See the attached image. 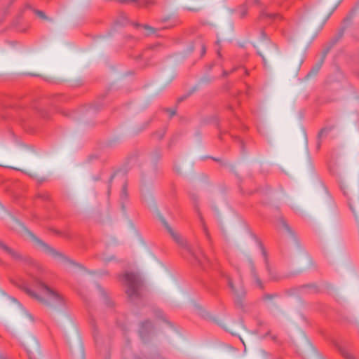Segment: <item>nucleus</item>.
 <instances>
[{
  "mask_svg": "<svg viewBox=\"0 0 359 359\" xmlns=\"http://www.w3.org/2000/svg\"><path fill=\"white\" fill-rule=\"evenodd\" d=\"M260 248L262 251V258L257 269L252 260H249L248 265L251 278L255 286L260 290H264V284L262 278H266L269 280H276L279 278V276L271 267L267 253L264 248L262 245H261Z\"/></svg>",
  "mask_w": 359,
  "mask_h": 359,
  "instance_id": "f257e3e1",
  "label": "nucleus"
},
{
  "mask_svg": "<svg viewBox=\"0 0 359 359\" xmlns=\"http://www.w3.org/2000/svg\"><path fill=\"white\" fill-rule=\"evenodd\" d=\"M34 287L37 292L26 287L25 292L30 297L36 299L41 304L48 307H59L65 304L64 299L58 293L50 289L39 279L34 281Z\"/></svg>",
  "mask_w": 359,
  "mask_h": 359,
  "instance_id": "f03ea898",
  "label": "nucleus"
},
{
  "mask_svg": "<svg viewBox=\"0 0 359 359\" xmlns=\"http://www.w3.org/2000/svg\"><path fill=\"white\" fill-rule=\"evenodd\" d=\"M121 280L126 286V292L131 302L138 300L142 297L143 283L137 273L126 272L121 276Z\"/></svg>",
  "mask_w": 359,
  "mask_h": 359,
  "instance_id": "7ed1b4c3",
  "label": "nucleus"
},
{
  "mask_svg": "<svg viewBox=\"0 0 359 359\" xmlns=\"http://www.w3.org/2000/svg\"><path fill=\"white\" fill-rule=\"evenodd\" d=\"M229 287L233 293L237 304L242 306V299L245 296V290L240 277L227 278Z\"/></svg>",
  "mask_w": 359,
  "mask_h": 359,
  "instance_id": "20e7f679",
  "label": "nucleus"
},
{
  "mask_svg": "<svg viewBox=\"0 0 359 359\" xmlns=\"http://www.w3.org/2000/svg\"><path fill=\"white\" fill-rule=\"evenodd\" d=\"M162 223L168 232L170 233V235L172 236L173 240L181 247L187 249L188 252L198 262L199 264H201V261L199 259V258L196 255V254L194 252L192 248L187 243V242L180 236L179 233L175 232L168 224V222L164 219H161Z\"/></svg>",
  "mask_w": 359,
  "mask_h": 359,
  "instance_id": "39448f33",
  "label": "nucleus"
},
{
  "mask_svg": "<svg viewBox=\"0 0 359 359\" xmlns=\"http://www.w3.org/2000/svg\"><path fill=\"white\" fill-rule=\"evenodd\" d=\"M0 248L2 249L4 252L8 254L13 259L17 261H22L25 263H30L31 260L28 257H24L21 254L18 252L15 251L14 250L10 248L8 246L3 243L0 241Z\"/></svg>",
  "mask_w": 359,
  "mask_h": 359,
  "instance_id": "423d86ee",
  "label": "nucleus"
},
{
  "mask_svg": "<svg viewBox=\"0 0 359 359\" xmlns=\"http://www.w3.org/2000/svg\"><path fill=\"white\" fill-rule=\"evenodd\" d=\"M32 237L41 247L42 250L46 253L52 255L53 257H55L62 255L59 252H57V250H55V249H53V248H51L50 246H49L48 245H47L46 243H45L44 242H43L41 240L39 239L34 235H32Z\"/></svg>",
  "mask_w": 359,
  "mask_h": 359,
  "instance_id": "0eeeda50",
  "label": "nucleus"
},
{
  "mask_svg": "<svg viewBox=\"0 0 359 359\" xmlns=\"http://www.w3.org/2000/svg\"><path fill=\"white\" fill-rule=\"evenodd\" d=\"M153 328L152 323L150 320H145L140 324V336L142 339L147 337L149 332Z\"/></svg>",
  "mask_w": 359,
  "mask_h": 359,
  "instance_id": "6e6552de",
  "label": "nucleus"
},
{
  "mask_svg": "<svg viewBox=\"0 0 359 359\" xmlns=\"http://www.w3.org/2000/svg\"><path fill=\"white\" fill-rule=\"evenodd\" d=\"M98 290L101 296L102 297L104 303L108 306H112L113 303L107 297L105 291L100 286H98Z\"/></svg>",
  "mask_w": 359,
  "mask_h": 359,
  "instance_id": "1a4fd4ad",
  "label": "nucleus"
},
{
  "mask_svg": "<svg viewBox=\"0 0 359 359\" xmlns=\"http://www.w3.org/2000/svg\"><path fill=\"white\" fill-rule=\"evenodd\" d=\"M328 52V49L325 50L323 53V56L320 59V60L318 62V63L316 65V67L314 68H313V69L311 70V72H313V74H316L318 72V70L320 69L323 62H324V60L326 57V55Z\"/></svg>",
  "mask_w": 359,
  "mask_h": 359,
  "instance_id": "9d476101",
  "label": "nucleus"
},
{
  "mask_svg": "<svg viewBox=\"0 0 359 359\" xmlns=\"http://www.w3.org/2000/svg\"><path fill=\"white\" fill-rule=\"evenodd\" d=\"M277 297H278V294L276 293H273V294H264L262 297V301H264L265 302H271L272 300H273Z\"/></svg>",
  "mask_w": 359,
  "mask_h": 359,
  "instance_id": "9b49d317",
  "label": "nucleus"
},
{
  "mask_svg": "<svg viewBox=\"0 0 359 359\" xmlns=\"http://www.w3.org/2000/svg\"><path fill=\"white\" fill-rule=\"evenodd\" d=\"M261 18H269L270 19H275V18H280V15L279 14H277V13H268L265 11H263L262 13H261Z\"/></svg>",
  "mask_w": 359,
  "mask_h": 359,
  "instance_id": "f8f14e48",
  "label": "nucleus"
},
{
  "mask_svg": "<svg viewBox=\"0 0 359 359\" xmlns=\"http://www.w3.org/2000/svg\"><path fill=\"white\" fill-rule=\"evenodd\" d=\"M248 13V8L245 5L241 6L238 9V13L241 18H244Z\"/></svg>",
  "mask_w": 359,
  "mask_h": 359,
  "instance_id": "ddd939ff",
  "label": "nucleus"
},
{
  "mask_svg": "<svg viewBox=\"0 0 359 359\" xmlns=\"http://www.w3.org/2000/svg\"><path fill=\"white\" fill-rule=\"evenodd\" d=\"M154 1L152 0H144L142 4H140L139 1H138V3H137V6H139V7H140V6L148 7V6H149L151 5H154Z\"/></svg>",
  "mask_w": 359,
  "mask_h": 359,
  "instance_id": "4468645a",
  "label": "nucleus"
},
{
  "mask_svg": "<svg viewBox=\"0 0 359 359\" xmlns=\"http://www.w3.org/2000/svg\"><path fill=\"white\" fill-rule=\"evenodd\" d=\"M142 27L146 29L147 31H148V33L147 34V35H151L152 34H155L156 33V29L148 25H142Z\"/></svg>",
  "mask_w": 359,
  "mask_h": 359,
  "instance_id": "2eb2a0df",
  "label": "nucleus"
},
{
  "mask_svg": "<svg viewBox=\"0 0 359 359\" xmlns=\"http://www.w3.org/2000/svg\"><path fill=\"white\" fill-rule=\"evenodd\" d=\"M36 197L38 198H41L43 201H48L49 198H50V196L48 193L46 192H41V193H38L36 194Z\"/></svg>",
  "mask_w": 359,
  "mask_h": 359,
  "instance_id": "dca6fc26",
  "label": "nucleus"
},
{
  "mask_svg": "<svg viewBox=\"0 0 359 359\" xmlns=\"http://www.w3.org/2000/svg\"><path fill=\"white\" fill-rule=\"evenodd\" d=\"M121 199H127L128 198V193H127V184L125 183L122 187V191L121 194Z\"/></svg>",
  "mask_w": 359,
  "mask_h": 359,
  "instance_id": "f3484780",
  "label": "nucleus"
},
{
  "mask_svg": "<svg viewBox=\"0 0 359 359\" xmlns=\"http://www.w3.org/2000/svg\"><path fill=\"white\" fill-rule=\"evenodd\" d=\"M332 127L322 128L320 130V132L318 133V138H320L325 134H327L330 131L332 130Z\"/></svg>",
  "mask_w": 359,
  "mask_h": 359,
  "instance_id": "a211bd4d",
  "label": "nucleus"
},
{
  "mask_svg": "<svg viewBox=\"0 0 359 359\" xmlns=\"http://www.w3.org/2000/svg\"><path fill=\"white\" fill-rule=\"evenodd\" d=\"M199 217H200V219H201V224H202V226H203V229L205 235L208 237H209L210 233L208 232V227L206 226V225L205 224L204 219H203V217L201 215V214H199Z\"/></svg>",
  "mask_w": 359,
  "mask_h": 359,
  "instance_id": "6ab92c4d",
  "label": "nucleus"
},
{
  "mask_svg": "<svg viewBox=\"0 0 359 359\" xmlns=\"http://www.w3.org/2000/svg\"><path fill=\"white\" fill-rule=\"evenodd\" d=\"M281 224H282V226H283V228L290 234L293 235V231H292V229H290V227L289 226V225L286 223L285 221L284 220H281Z\"/></svg>",
  "mask_w": 359,
  "mask_h": 359,
  "instance_id": "aec40b11",
  "label": "nucleus"
},
{
  "mask_svg": "<svg viewBox=\"0 0 359 359\" xmlns=\"http://www.w3.org/2000/svg\"><path fill=\"white\" fill-rule=\"evenodd\" d=\"M34 110H36V111H38L39 113H40V114L43 116V117H46V114L43 113V111H42V109L36 104H33L32 107Z\"/></svg>",
  "mask_w": 359,
  "mask_h": 359,
  "instance_id": "412c9836",
  "label": "nucleus"
},
{
  "mask_svg": "<svg viewBox=\"0 0 359 359\" xmlns=\"http://www.w3.org/2000/svg\"><path fill=\"white\" fill-rule=\"evenodd\" d=\"M35 13L41 18L42 19H47V17L46 15V14L44 13V12L41 11H39V10H36L35 11Z\"/></svg>",
  "mask_w": 359,
  "mask_h": 359,
  "instance_id": "4be33fe9",
  "label": "nucleus"
},
{
  "mask_svg": "<svg viewBox=\"0 0 359 359\" xmlns=\"http://www.w3.org/2000/svg\"><path fill=\"white\" fill-rule=\"evenodd\" d=\"M154 313L157 318L163 319V313L161 310H159V309L155 310Z\"/></svg>",
  "mask_w": 359,
  "mask_h": 359,
  "instance_id": "5701e85b",
  "label": "nucleus"
},
{
  "mask_svg": "<svg viewBox=\"0 0 359 359\" xmlns=\"http://www.w3.org/2000/svg\"><path fill=\"white\" fill-rule=\"evenodd\" d=\"M121 4H126L130 3H138V0H118Z\"/></svg>",
  "mask_w": 359,
  "mask_h": 359,
  "instance_id": "b1692460",
  "label": "nucleus"
},
{
  "mask_svg": "<svg viewBox=\"0 0 359 359\" xmlns=\"http://www.w3.org/2000/svg\"><path fill=\"white\" fill-rule=\"evenodd\" d=\"M337 6H335L332 9V11L328 13V15L326 16L325 20H324V22L323 23H325V22L329 19V18L332 15V14L333 13V12L334 11V10L336 9Z\"/></svg>",
  "mask_w": 359,
  "mask_h": 359,
  "instance_id": "393cba45",
  "label": "nucleus"
},
{
  "mask_svg": "<svg viewBox=\"0 0 359 359\" xmlns=\"http://www.w3.org/2000/svg\"><path fill=\"white\" fill-rule=\"evenodd\" d=\"M25 315L32 322L34 321V318L30 313L25 311Z\"/></svg>",
  "mask_w": 359,
  "mask_h": 359,
  "instance_id": "a878e982",
  "label": "nucleus"
},
{
  "mask_svg": "<svg viewBox=\"0 0 359 359\" xmlns=\"http://www.w3.org/2000/svg\"><path fill=\"white\" fill-rule=\"evenodd\" d=\"M167 111L169 113L170 117H172L176 114L175 109H167Z\"/></svg>",
  "mask_w": 359,
  "mask_h": 359,
  "instance_id": "bb28decb",
  "label": "nucleus"
},
{
  "mask_svg": "<svg viewBox=\"0 0 359 359\" xmlns=\"http://www.w3.org/2000/svg\"><path fill=\"white\" fill-rule=\"evenodd\" d=\"M69 263L72 264L73 265H75V266H77L78 267L81 268V269H83V266L80 264H77L76 262H74V261H72V260H68Z\"/></svg>",
  "mask_w": 359,
  "mask_h": 359,
  "instance_id": "cd10ccee",
  "label": "nucleus"
},
{
  "mask_svg": "<svg viewBox=\"0 0 359 359\" xmlns=\"http://www.w3.org/2000/svg\"><path fill=\"white\" fill-rule=\"evenodd\" d=\"M113 177H114L113 175L111 176V177H110L109 180V187H108V194H109V192H110V186H111V183L112 182Z\"/></svg>",
  "mask_w": 359,
  "mask_h": 359,
  "instance_id": "c85d7f7f",
  "label": "nucleus"
},
{
  "mask_svg": "<svg viewBox=\"0 0 359 359\" xmlns=\"http://www.w3.org/2000/svg\"><path fill=\"white\" fill-rule=\"evenodd\" d=\"M135 27H142L143 25H141V24H139L137 22H135V23H133V24Z\"/></svg>",
  "mask_w": 359,
  "mask_h": 359,
  "instance_id": "c756f323",
  "label": "nucleus"
},
{
  "mask_svg": "<svg viewBox=\"0 0 359 359\" xmlns=\"http://www.w3.org/2000/svg\"><path fill=\"white\" fill-rule=\"evenodd\" d=\"M257 53L262 57L263 62L265 65L266 64V60H265L264 57L259 51L257 52Z\"/></svg>",
  "mask_w": 359,
  "mask_h": 359,
  "instance_id": "7c9ffc66",
  "label": "nucleus"
},
{
  "mask_svg": "<svg viewBox=\"0 0 359 359\" xmlns=\"http://www.w3.org/2000/svg\"><path fill=\"white\" fill-rule=\"evenodd\" d=\"M205 53V46H202V55H204Z\"/></svg>",
  "mask_w": 359,
  "mask_h": 359,
  "instance_id": "2f4dec72",
  "label": "nucleus"
},
{
  "mask_svg": "<svg viewBox=\"0 0 359 359\" xmlns=\"http://www.w3.org/2000/svg\"><path fill=\"white\" fill-rule=\"evenodd\" d=\"M228 74H229V73H228L226 71H224V72H223V75H224V76H227Z\"/></svg>",
  "mask_w": 359,
  "mask_h": 359,
  "instance_id": "473e14b6",
  "label": "nucleus"
},
{
  "mask_svg": "<svg viewBox=\"0 0 359 359\" xmlns=\"http://www.w3.org/2000/svg\"><path fill=\"white\" fill-rule=\"evenodd\" d=\"M285 8H288V6H283Z\"/></svg>",
  "mask_w": 359,
  "mask_h": 359,
  "instance_id": "72a5a7b5",
  "label": "nucleus"
},
{
  "mask_svg": "<svg viewBox=\"0 0 359 359\" xmlns=\"http://www.w3.org/2000/svg\"><path fill=\"white\" fill-rule=\"evenodd\" d=\"M193 199H194V200H196V198H195V196H193Z\"/></svg>",
  "mask_w": 359,
  "mask_h": 359,
  "instance_id": "f704fd0d",
  "label": "nucleus"
},
{
  "mask_svg": "<svg viewBox=\"0 0 359 359\" xmlns=\"http://www.w3.org/2000/svg\"><path fill=\"white\" fill-rule=\"evenodd\" d=\"M0 358H1V359H4L1 355H0Z\"/></svg>",
  "mask_w": 359,
  "mask_h": 359,
  "instance_id": "c9c22d12",
  "label": "nucleus"
}]
</instances>
